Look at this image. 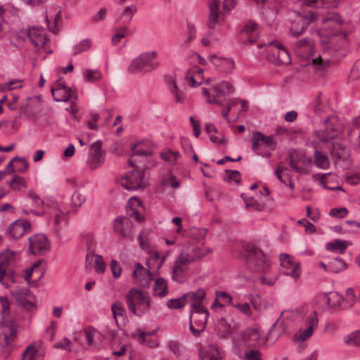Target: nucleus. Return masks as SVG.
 I'll return each mask as SVG.
<instances>
[{
    "label": "nucleus",
    "instance_id": "obj_1",
    "mask_svg": "<svg viewBox=\"0 0 360 360\" xmlns=\"http://www.w3.org/2000/svg\"><path fill=\"white\" fill-rule=\"evenodd\" d=\"M342 125L334 116L328 117L320 129L314 130L312 134L316 146L326 143L330 146L331 155L336 160H345L347 156V150L342 141Z\"/></svg>",
    "mask_w": 360,
    "mask_h": 360
},
{
    "label": "nucleus",
    "instance_id": "obj_2",
    "mask_svg": "<svg viewBox=\"0 0 360 360\" xmlns=\"http://www.w3.org/2000/svg\"><path fill=\"white\" fill-rule=\"evenodd\" d=\"M125 299L129 310L136 316H141L150 310L151 300L146 292L131 288L127 293Z\"/></svg>",
    "mask_w": 360,
    "mask_h": 360
},
{
    "label": "nucleus",
    "instance_id": "obj_3",
    "mask_svg": "<svg viewBox=\"0 0 360 360\" xmlns=\"http://www.w3.org/2000/svg\"><path fill=\"white\" fill-rule=\"evenodd\" d=\"M158 56L156 51L144 52L134 59L129 66L128 71L131 74H136L145 70L149 72L158 68V63H153V60Z\"/></svg>",
    "mask_w": 360,
    "mask_h": 360
},
{
    "label": "nucleus",
    "instance_id": "obj_4",
    "mask_svg": "<svg viewBox=\"0 0 360 360\" xmlns=\"http://www.w3.org/2000/svg\"><path fill=\"white\" fill-rule=\"evenodd\" d=\"M234 89L227 82H221L219 85L213 87L209 91L202 88V94L207 98V102L212 104L222 105L224 97L226 94L232 93Z\"/></svg>",
    "mask_w": 360,
    "mask_h": 360
},
{
    "label": "nucleus",
    "instance_id": "obj_5",
    "mask_svg": "<svg viewBox=\"0 0 360 360\" xmlns=\"http://www.w3.org/2000/svg\"><path fill=\"white\" fill-rule=\"evenodd\" d=\"M209 312L207 309L191 311L189 329L193 336L198 338L204 332Z\"/></svg>",
    "mask_w": 360,
    "mask_h": 360
},
{
    "label": "nucleus",
    "instance_id": "obj_6",
    "mask_svg": "<svg viewBox=\"0 0 360 360\" xmlns=\"http://www.w3.org/2000/svg\"><path fill=\"white\" fill-rule=\"evenodd\" d=\"M246 252L248 262L255 266V271H264L269 268V259L261 249L254 245H248L246 247Z\"/></svg>",
    "mask_w": 360,
    "mask_h": 360
},
{
    "label": "nucleus",
    "instance_id": "obj_7",
    "mask_svg": "<svg viewBox=\"0 0 360 360\" xmlns=\"http://www.w3.org/2000/svg\"><path fill=\"white\" fill-rule=\"evenodd\" d=\"M290 168L300 174H308L311 171L312 160L302 153H290L288 158Z\"/></svg>",
    "mask_w": 360,
    "mask_h": 360
},
{
    "label": "nucleus",
    "instance_id": "obj_8",
    "mask_svg": "<svg viewBox=\"0 0 360 360\" xmlns=\"http://www.w3.org/2000/svg\"><path fill=\"white\" fill-rule=\"evenodd\" d=\"M297 16L292 21L290 33L295 37H300L307 29L309 25L316 20V15L313 12L301 14L296 12Z\"/></svg>",
    "mask_w": 360,
    "mask_h": 360
},
{
    "label": "nucleus",
    "instance_id": "obj_9",
    "mask_svg": "<svg viewBox=\"0 0 360 360\" xmlns=\"http://www.w3.org/2000/svg\"><path fill=\"white\" fill-rule=\"evenodd\" d=\"M0 332V353L8 356L11 352L9 347L12 344L13 339L16 335V325L11 323L9 325L1 324Z\"/></svg>",
    "mask_w": 360,
    "mask_h": 360
},
{
    "label": "nucleus",
    "instance_id": "obj_10",
    "mask_svg": "<svg viewBox=\"0 0 360 360\" xmlns=\"http://www.w3.org/2000/svg\"><path fill=\"white\" fill-rule=\"evenodd\" d=\"M29 250L33 255H43L50 250V244L44 234H36L29 238Z\"/></svg>",
    "mask_w": 360,
    "mask_h": 360
},
{
    "label": "nucleus",
    "instance_id": "obj_11",
    "mask_svg": "<svg viewBox=\"0 0 360 360\" xmlns=\"http://www.w3.org/2000/svg\"><path fill=\"white\" fill-rule=\"evenodd\" d=\"M270 59L276 65H288L290 57L287 50L281 44L271 42L269 45Z\"/></svg>",
    "mask_w": 360,
    "mask_h": 360
},
{
    "label": "nucleus",
    "instance_id": "obj_12",
    "mask_svg": "<svg viewBox=\"0 0 360 360\" xmlns=\"http://www.w3.org/2000/svg\"><path fill=\"white\" fill-rule=\"evenodd\" d=\"M221 0H209L210 15L207 22L209 29L220 27L224 21L223 13L219 11Z\"/></svg>",
    "mask_w": 360,
    "mask_h": 360
},
{
    "label": "nucleus",
    "instance_id": "obj_13",
    "mask_svg": "<svg viewBox=\"0 0 360 360\" xmlns=\"http://www.w3.org/2000/svg\"><path fill=\"white\" fill-rule=\"evenodd\" d=\"M11 296L15 299L18 305L25 309H30L34 307V297L28 288L25 287L18 288L11 290Z\"/></svg>",
    "mask_w": 360,
    "mask_h": 360
},
{
    "label": "nucleus",
    "instance_id": "obj_14",
    "mask_svg": "<svg viewBox=\"0 0 360 360\" xmlns=\"http://www.w3.org/2000/svg\"><path fill=\"white\" fill-rule=\"evenodd\" d=\"M143 172L134 169L122 178L120 184L127 190H136L143 186Z\"/></svg>",
    "mask_w": 360,
    "mask_h": 360
},
{
    "label": "nucleus",
    "instance_id": "obj_15",
    "mask_svg": "<svg viewBox=\"0 0 360 360\" xmlns=\"http://www.w3.org/2000/svg\"><path fill=\"white\" fill-rule=\"evenodd\" d=\"M102 142L96 141L91 145L87 165L94 170L99 167L104 162V151L101 150Z\"/></svg>",
    "mask_w": 360,
    "mask_h": 360
},
{
    "label": "nucleus",
    "instance_id": "obj_16",
    "mask_svg": "<svg viewBox=\"0 0 360 360\" xmlns=\"http://www.w3.org/2000/svg\"><path fill=\"white\" fill-rule=\"evenodd\" d=\"M151 269H145L143 265L139 262L134 265V269L132 272V277L134 282L143 288H148L152 280Z\"/></svg>",
    "mask_w": 360,
    "mask_h": 360
},
{
    "label": "nucleus",
    "instance_id": "obj_17",
    "mask_svg": "<svg viewBox=\"0 0 360 360\" xmlns=\"http://www.w3.org/2000/svg\"><path fill=\"white\" fill-rule=\"evenodd\" d=\"M30 229V222L27 220H16L8 227L6 235L10 239H18Z\"/></svg>",
    "mask_w": 360,
    "mask_h": 360
},
{
    "label": "nucleus",
    "instance_id": "obj_18",
    "mask_svg": "<svg viewBox=\"0 0 360 360\" xmlns=\"http://www.w3.org/2000/svg\"><path fill=\"white\" fill-rule=\"evenodd\" d=\"M27 37L37 50L43 48L49 41L46 30L35 27L28 29Z\"/></svg>",
    "mask_w": 360,
    "mask_h": 360
},
{
    "label": "nucleus",
    "instance_id": "obj_19",
    "mask_svg": "<svg viewBox=\"0 0 360 360\" xmlns=\"http://www.w3.org/2000/svg\"><path fill=\"white\" fill-rule=\"evenodd\" d=\"M281 266L286 269L285 274L292 276L295 280L300 278L301 274V267L299 263L293 262L292 257L287 254L280 255Z\"/></svg>",
    "mask_w": 360,
    "mask_h": 360
},
{
    "label": "nucleus",
    "instance_id": "obj_20",
    "mask_svg": "<svg viewBox=\"0 0 360 360\" xmlns=\"http://www.w3.org/2000/svg\"><path fill=\"white\" fill-rule=\"evenodd\" d=\"M14 252L6 249L0 253V283H2L5 276H9L7 272L10 271L9 267L14 263Z\"/></svg>",
    "mask_w": 360,
    "mask_h": 360
},
{
    "label": "nucleus",
    "instance_id": "obj_21",
    "mask_svg": "<svg viewBox=\"0 0 360 360\" xmlns=\"http://www.w3.org/2000/svg\"><path fill=\"white\" fill-rule=\"evenodd\" d=\"M195 262V257L188 253L186 249L182 251L177 257L173 267V278L181 274L187 266Z\"/></svg>",
    "mask_w": 360,
    "mask_h": 360
},
{
    "label": "nucleus",
    "instance_id": "obj_22",
    "mask_svg": "<svg viewBox=\"0 0 360 360\" xmlns=\"http://www.w3.org/2000/svg\"><path fill=\"white\" fill-rule=\"evenodd\" d=\"M132 226V222L129 217L120 216L115 219V231L124 238L130 237Z\"/></svg>",
    "mask_w": 360,
    "mask_h": 360
},
{
    "label": "nucleus",
    "instance_id": "obj_23",
    "mask_svg": "<svg viewBox=\"0 0 360 360\" xmlns=\"http://www.w3.org/2000/svg\"><path fill=\"white\" fill-rule=\"evenodd\" d=\"M210 61L219 70L226 73H231L235 68V62L232 58L218 57L216 55H211L209 57Z\"/></svg>",
    "mask_w": 360,
    "mask_h": 360
},
{
    "label": "nucleus",
    "instance_id": "obj_24",
    "mask_svg": "<svg viewBox=\"0 0 360 360\" xmlns=\"http://www.w3.org/2000/svg\"><path fill=\"white\" fill-rule=\"evenodd\" d=\"M184 295H186V302L191 305V310L206 309L202 304L205 297L203 289L199 288L195 292L185 293Z\"/></svg>",
    "mask_w": 360,
    "mask_h": 360
},
{
    "label": "nucleus",
    "instance_id": "obj_25",
    "mask_svg": "<svg viewBox=\"0 0 360 360\" xmlns=\"http://www.w3.org/2000/svg\"><path fill=\"white\" fill-rule=\"evenodd\" d=\"M347 138L354 148L360 150V117L354 119L348 129Z\"/></svg>",
    "mask_w": 360,
    "mask_h": 360
},
{
    "label": "nucleus",
    "instance_id": "obj_26",
    "mask_svg": "<svg viewBox=\"0 0 360 360\" xmlns=\"http://www.w3.org/2000/svg\"><path fill=\"white\" fill-rule=\"evenodd\" d=\"M319 319L316 311H313L310 315L307 317L306 326L307 328L300 332L299 340L304 341L310 338L314 330L318 327Z\"/></svg>",
    "mask_w": 360,
    "mask_h": 360
},
{
    "label": "nucleus",
    "instance_id": "obj_27",
    "mask_svg": "<svg viewBox=\"0 0 360 360\" xmlns=\"http://www.w3.org/2000/svg\"><path fill=\"white\" fill-rule=\"evenodd\" d=\"M241 33L248 39L249 44H254L259 37L258 25L255 21L248 20L241 30Z\"/></svg>",
    "mask_w": 360,
    "mask_h": 360
},
{
    "label": "nucleus",
    "instance_id": "obj_28",
    "mask_svg": "<svg viewBox=\"0 0 360 360\" xmlns=\"http://www.w3.org/2000/svg\"><path fill=\"white\" fill-rule=\"evenodd\" d=\"M201 360H222L224 354L219 351L217 346L210 345L201 348L199 352Z\"/></svg>",
    "mask_w": 360,
    "mask_h": 360
},
{
    "label": "nucleus",
    "instance_id": "obj_29",
    "mask_svg": "<svg viewBox=\"0 0 360 360\" xmlns=\"http://www.w3.org/2000/svg\"><path fill=\"white\" fill-rule=\"evenodd\" d=\"M141 201L136 198H131L128 202L127 206V213L129 217L134 218L138 222H142L144 220L143 216L141 214L138 207H141Z\"/></svg>",
    "mask_w": 360,
    "mask_h": 360
},
{
    "label": "nucleus",
    "instance_id": "obj_30",
    "mask_svg": "<svg viewBox=\"0 0 360 360\" xmlns=\"http://www.w3.org/2000/svg\"><path fill=\"white\" fill-rule=\"evenodd\" d=\"M141 201L136 198H131L128 202L127 206V213L129 217L134 218L138 222H142L144 220L143 216L141 214L138 207H141Z\"/></svg>",
    "mask_w": 360,
    "mask_h": 360
},
{
    "label": "nucleus",
    "instance_id": "obj_31",
    "mask_svg": "<svg viewBox=\"0 0 360 360\" xmlns=\"http://www.w3.org/2000/svg\"><path fill=\"white\" fill-rule=\"evenodd\" d=\"M53 100L56 102H67L70 98H75V94L69 87H60L51 89Z\"/></svg>",
    "mask_w": 360,
    "mask_h": 360
},
{
    "label": "nucleus",
    "instance_id": "obj_32",
    "mask_svg": "<svg viewBox=\"0 0 360 360\" xmlns=\"http://www.w3.org/2000/svg\"><path fill=\"white\" fill-rule=\"evenodd\" d=\"M302 4L309 7L333 8L336 7L338 0H301Z\"/></svg>",
    "mask_w": 360,
    "mask_h": 360
},
{
    "label": "nucleus",
    "instance_id": "obj_33",
    "mask_svg": "<svg viewBox=\"0 0 360 360\" xmlns=\"http://www.w3.org/2000/svg\"><path fill=\"white\" fill-rule=\"evenodd\" d=\"M153 290L154 296L165 297L168 292L166 281L162 278L155 279Z\"/></svg>",
    "mask_w": 360,
    "mask_h": 360
},
{
    "label": "nucleus",
    "instance_id": "obj_34",
    "mask_svg": "<svg viewBox=\"0 0 360 360\" xmlns=\"http://www.w3.org/2000/svg\"><path fill=\"white\" fill-rule=\"evenodd\" d=\"M29 356V360H42L43 354L33 345H30L24 351L21 360H25L26 356Z\"/></svg>",
    "mask_w": 360,
    "mask_h": 360
},
{
    "label": "nucleus",
    "instance_id": "obj_35",
    "mask_svg": "<svg viewBox=\"0 0 360 360\" xmlns=\"http://www.w3.org/2000/svg\"><path fill=\"white\" fill-rule=\"evenodd\" d=\"M347 248V243L345 240L336 239L326 244V249L333 252L342 254Z\"/></svg>",
    "mask_w": 360,
    "mask_h": 360
},
{
    "label": "nucleus",
    "instance_id": "obj_36",
    "mask_svg": "<svg viewBox=\"0 0 360 360\" xmlns=\"http://www.w3.org/2000/svg\"><path fill=\"white\" fill-rule=\"evenodd\" d=\"M347 268V264L340 257L333 258L328 263V271L338 274Z\"/></svg>",
    "mask_w": 360,
    "mask_h": 360
},
{
    "label": "nucleus",
    "instance_id": "obj_37",
    "mask_svg": "<svg viewBox=\"0 0 360 360\" xmlns=\"http://www.w3.org/2000/svg\"><path fill=\"white\" fill-rule=\"evenodd\" d=\"M186 249L189 255L195 257V262L211 252L210 248L203 245L192 248L187 247Z\"/></svg>",
    "mask_w": 360,
    "mask_h": 360
},
{
    "label": "nucleus",
    "instance_id": "obj_38",
    "mask_svg": "<svg viewBox=\"0 0 360 360\" xmlns=\"http://www.w3.org/2000/svg\"><path fill=\"white\" fill-rule=\"evenodd\" d=\"M94 259V269L97 273L103 274L105 270V263L103 258L98 255L87 254L86 257V261H92Z\"/></svg>",
    "mask_w": 360,
    "mask_h": 360
},
{
    "label": "nucleus",
    "instance_id": "obj_39",
    "mask_svg": "<svg viewBox=\"0 0 360 360\" xmlns=\"http://www.w3.org/2000/svg\"><path fill=\"white\" fill-rule=\"evenodd\" d=\"M314 163L319 168L326 169L329 167L330 162L328 156L323 154L319 150L314 151Z\"/></svg>",
    "mask_w": 360,
    "mask_h": 360
},
{
    "label": "nucleus",
    "instance_id": "obj_40",
    "mask_svg": "<svg viewBox=\"0 0 360 360\" xmlns=\"http://www.w3.org/2000/svg\"><path fill=\"white\" fill-rule=\"evenodd\" d=\"M259 338V331L257 328H248L244 333V339L250 345H255Z\"/></svg>",
    "mask_w": 360,
    "mask_h": 360
},
{
    "label": "nucleus",
    "instance_id": "obj_41",
    "mask_svg": "<svg viewBox=\"0 0 360 360\" xmlns=\"http://www.w3.org/2000/svg\"><path fill=\"white\" fill-rule=\"evenodd\" d=\"M148 252L150 254V257L146 261V265L148 266V269H152V265H153V263L155 262H158L157 268L160 269L165 262V256H164L159 260L160 256L158 251L148 250Z\"/></svg>",
    "mask_w": 360,
    "mask_h": 360
},
{
    "label": "nucleus",
    "instance_id": "obj_42",
    "mask_svg": "<svg viewBox=\"0 0 360 360\" xmlns=\"http://www.w3.org/2000/svg\"><path fill=\"white\" fill-rule=\"evenodd\" d=\"M285 333V324L283 322H279L278 319L275 321L271 328H270L268 336L269 338L271 336H275L276 338L282 335Z\"/></svg>",
    "mask_w": 360,
    "mask_h": 360
},
{
    "label": "nucleus",
    "instance_id": "obj_43",
    "mask_svg": "<svg viewBox=\"0 0 360 360\" xmlns=\"http://www.w3.org/2000/svg\"><path fill=\"white\" fill-rule=\"evenodd\" d=\"M200 74H202V70L201 68H198L195 74H192L191 72H187L185 75V80L188 84H190L192 87H195L200 85L202 83V80L200 79L198 81L196 77H200Z\"/></svg>",
    "mask_w": 360,
    "mask_h": 360
},
{
    "label": "nucleus",
    "instance_id": "obj_44",
    "mask_svg": "<svg viewBox=\"0 0 360 360\" xmlns=\"http://www.w3.org/2000/svg\"><path fill=\"white\" fill-rule=\"evenodd\" d=\"M113 318L118 325L117 316L124 317L126 314V309H124L123 304L120 301L115 302L111 307Z\"/></svg>",
    "mask_w": 360,
    "mask_h": 360
},
{
    "label": "nucleus",
    "instance_id": "obj_45",
    "mask_svg": "<svg viewBox=\"0 0 360 360\" xmlns=\"http://www.w3.org/2000/svg\"><path fill=\"white\" fill-rule=\"evenodd\" d=\"M170 91L176 103H182L184 102L186 99V94L183 91L179 89L175 81L172 82Z\"/></svg>",
    "mask_w": 360,
    "mask_h": 360
},
{
    "label": "nucleus",
    "instance_id": "obj_46",
    "mask_svg": "<svg viewBox=\"0 0 360 360\" xmlns=\"http://www.w3.org/2000/svg\"><path fill=\"white\" fill-rule=\"evenodd\" d=\"M244 202L246 207L249 210L262 211L265 208L264 204L258 202L253 197L244 198Z\"/></svg>",
    "mask_w": 360,
    "mask_h": 360
},
{
    "label": "nucleus",
    "instance_id": "obj_47",
    "mask_svg": "<svg viewBox=\"0 0 360 360\" xmlns=\"http://www.w3.org/2000/svg\"><path fill=\"white\" fill-rule=\"evenodd\" d=\"M10 188L13 190H20L22 187H26V181L25 179L18 175H14L13 179L8 183Z\"/></svg>",
    "mask_w": 360,
    "mask_h": 360
},
{
    "label": "nucleus",
    "instance_id": "obj_48",
    "mask_svg": "<svg viewBox=\"0 0 360 360\" xmlns=\"http://www.w3.org/2000/svg\"><path fill=\"white\" fill-rule=\"evenodd\" d=\"M186 295H183L176 299H171L167 302V307L170 309H181L186 304Z\"/></svg>",
    "mask_w": 360,
    "mask_h": 360
},
{
    "label": "nucleus",
    "instance_id": "obj_49",
    "mask_svg": "<svg viewBox=\"0 0 360 360\" xmlns=\"http://www.w3.org/2000/svg\"><path fill=\"white\" fill-rule=\"evenodd\" d=\"M15 160V171H17L20 173H23L26 172L28 169V162L25 158L15 157L13 158Z\"/></svg>",
    "mask_w": 360,
    "mask_h": 360
},
{
    "label": "nucleus",
    "instance_id": "obj_50",
    "mask_svg": "<svg viewBox=\"0 0 360 360\" xmlns=\"http://www.w3.org/2000/svg\"><path fill=\"white\" fill-rule=\"evenodd\" d=\"M101 78V73L97 70H87L84 72V79L86 82H94L98 80H100Z\"/></svg>",
    "mask_w": 360,
    "mask_h": 360
},
{
    "label": "nucleus",
    "instance_id": "obj_51",
    "mask_svg": "<svg viewBox=\"0 0 360 360\" xmlns=\"http://www.w3.org/2000/svg\"><path fill=\"white\" fill-rule=\"evenodd\" d=\"M257 136H259L263 144L269 146L271 150L275 149L276 142L274 141V136H266L259 131H257Z\"/></svg>",
    "mask_w": 360,
    "mask_h": 360
},
{
    "label": "nucleus",
    "instance_id": "obj_52",
    "mask_svg": "<svg viewBox=\"0 0 360 360\" xmlns=\"http://www.w3.org/2000/svg\"><path fill=\"white\" fill-rule=\"evenodd\" d=\"M323 23H328L330 22H335L339 25L343 23L340 15L337 13H329L322 18Z\"/></svg>",
    "mask_w": 360,
    "mask_h": 360
},
{
    "label": "nucleus",
    "instance_id": "obj_53",
    "mask_svg": "<svg viewBox=\"0 0 360 360\" xmlns=\"http://www.w3.org/2000/svg\"><path fill=\"white\" fill-rule=\"evenodd\" d=\"M91 46V41L89 39H84L74 46V54L77 55L86 51Z\"/></svg>",
    "mask_w": 360,
    "mask_h": 360
},
{
    "label": "nucleus",
    "instance_id": "obj_54",
    "mask_svg": "<svg viewBox=\"0 0 360 360\" xmlns=\"http://www.w3.org/2000/svg\"><path fill=\"white\" fill-rule=\"evenodd\" d=\"M226 172V176H224V180L233 181L236 184H239L241 180V176L237 170H229L227 169Z\"/></svg>",
    "mask_w": 360,
    "mask_h": 360
},
{
    "label": "nucleus",
    "instance_id": "obj_55",
    "mask_svg": "<svg viewBox=\"0 0 360 360\" xmlns=\"http://www.w3.org/2000/svg\"><path fill=\"white\" fill-rule=\"evenodd\" d=\"M343 300L342 297L338 292H334L328 298V304L330 307L336 308L340 305Z\"/></svg>",
    "mask_w": 360,
    "mask_h": 360
},
{
    "label": "nucleus",
    "instance_id": "obj_56",
    "mask_svg": "<svg viewBox=\"0 0 360 360\" xmlns=\"http://www.w3.org/2000/svg\"><path fill=\"white\" fill-rule=\"evenodd\" d=\"M137 8L134 5H131L125 8L123 11L121 18H123L125 21L129 22L132 18L133 15L135 13H136Z\"/></svg>",
    "mask_w": 360,
    "mask_h": 360
},
{
    "label": "nucleus",
    "instance_id": "obj_57",
    "mask_svg": "<svg viewBox=\"0 0 360 360\" xmlns=\"http://www.w3.org/2000/svg\"><path fill=\"white\" fill-rule=\"evenodd\" d=\"M312 64L316 67L319 70H324L328 67L330 60L328 59L324 60L321 56H319L316 58H313Z\"/></svg>",
    "mask_w": 360,
    "mask_h": 360
},
{
    "label": "nucleus",
    "instance_id": "obj_58",
    "mask_svg": "<svg viewBox=\"0 0 360 360\" xmlns=\"http://www.w3.org/2000/svg\"><path fill=\"white\" fill-rule=\"evenodd\" d=\"M0 304L1 306V315L6 319L10 314V303L6 297H0Z\"/></svg>",
    "mask_w": 360,
    "mask_h": 360
},
{
    "label": "nucleus",
    "instance_id": "obj_59",
    "mask_svg": "<svg viewBox=\"0 0 360 360\" xmlns=\"http://www.w3.org/2000/svg\"><path fill=\"white\" fill-rule=\"evenodd\" d=\"M160 156L165 161L174 162L179 158L180 154L178 151L169 150L162 153Z\"/></svg>",
    "mask_w": 360,
    "mask_h": 360
},
{
    "label": "nucleus",
    "instance_id": "obj_60",
    "mask_svg": "<svg viewBox=\"0 0 360 360\" xmlns=\"http://www.w3.org/2000/svg\"><path fill=\"white\" fill-rule=\"evenodd\" d=\"M311 46L310 41L307 38H303L302 39L295 41L292 47L295 51H299L302 49H309Z\"/></svg>",
    "mask_w": 360,
    "mask_h": 360
},
{
    "label": "nucleus",
    "instance_id": "obj_61",
    "mask_svg": "<svg viewBox=\"0 0 360 360\" xmlns=\"http://www.w3.org/2000/svg\"><path fill=\"white\" fill-rule=\"evenodd\" d=\"M128 34V29L126 27L117 30L116 34L112 37V43L117 44L121 39L125 37Z\"/></svg>",
    "mask_w": 360,
    "mask_h": 360
},
{
    "label": "nucleus",
    "instance_id": "obj_62",
    "mask_svg": "<svg viewBox=\"0 0 360 360\" xmlns=\"http://www.w3.org/2000/svg\"><path fill=\"white\" fill-rule=\"evenodd\" d=\"M39 264H44V261L41 259L38 260L34 262L30 268L25 270L24 278L27 282H30L32 276L34 275V270H36V268H38Z\"/></svg>",
    "mask_w": 360,
    "mask_h": 360
},
{
    "label": "nucleus",
    "instance_id": "obj_63",
    "mask_svg": "<svg viewBox=\"0 0 360 360\" xmlns=\"http://www.w3.org/2000/svg\"><path fill=\"white\" fill-rule=\"evenodd\" d=\"M346 342L356 346L360 345V330L352 333L347 338Z\"/></svg>",
    "mask_w": 360,
    "mask_h": 360
},
{
    "label": "nucleus",
    "instance_id": "obj_64",
    "mask_svg": "<svg viewBox=\"0 0 360 360\" xmlns=\"http://www.w3.org/2000/svg\"><path fill=\"white\" fill-rule=\"evenodd\" d=\"M244 360H262L261 353L258 349H251L245 354Z\"/></svg>",
    "mask_w": 360,
    "mask_h": 360
}]
</instances>
